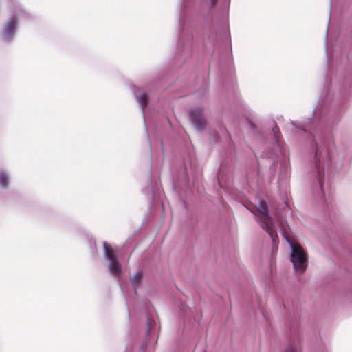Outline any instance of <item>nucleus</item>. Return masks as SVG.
I'll list each match as a JSON object with an SVG mask.
<instances>
[{"label":"nucleus","mask_w":352,"mask_h":352,"mask_svg":"<svg viewBox=\"0 0 352 352\" xmlns=\"http://www.w3.org/2000/svg\"><path fill=\"white\" fill-rule=\"evenodd\" d=\"M298 130L300 133L302 132L303 133H306V130L305 128H298Z\"/></svg>","instance_id":"16"},{"label":"nucleus","mask_w":352,"mask_h":352,"mask_svg":"<svg viewBox=\"0 0 352 352\" xmlns=\"http://www.w3.org/2000/svg\"><path fill=\"white\" fill-rule=\"evenodd\" d=\"M201 0H182L178 8V56L186 60L192 52L194 27L201 13Z\"/></svg>","instance_id":"1"},{"label":"nucleus","mask_w":352,"mask_h":352,"mask_svg":"<svg viewBox=\"0 0 352 352\" xmlns=\"http://www.w3.org/2000/svg\"><path fill=\"white\" fill-rule=\"evenodd\" d=\"M218 2V0H210L209 9L214 8Z\"/></svg>","instance_id":"13"},{"label":"nucleus","mask_w":352,"mask_h":352,"mask_svg":"<svg viewBox=\"0 0 352 352\" xmlns=\"http://www.w3.org/2000/svg\"><path fill=\"white\" fill-rule=\"evenodd\" d=\"M274 132V143L273 144L272 148H267L262 154V157L263 158H269L272 160V166H273L276 161L279 159L281 155V150L278 143V137L277 133L278 132V129L276 124L272 129Z\"/></svg>","instance_id":"6"},{"label":"nucleus","mask_w":352,"mask_h":352,"mask_svg":"<svg viewBox=\"0 0 352 352\" xmlns=\"http://www.w3.org/2000/svg\"><path fill=\"white\" fill-rule=\"evenodd\" d=\"M215 37H216V34L214 33H213V32H211L210 34V35L208 36L207 40L205 38H203V45L205 47H207L208 42H210V43H212L214 42V40Z\"/></svg>","instance_id":"11"},{"label":"nucleus","mask_w":352,"mask_h":352,"mask_svg":"<svg viewBox=\"0 0 352 352\" xmlns=\"http://www.w3.org/2000/svg\"><path fill=\"white\" fill-rule=\"evenodd\" d=\"M256 210L261 227L269 234L272 243H276L278 240L276 228L272 217L268 214V208L265 201H259Z\"/></svg>","instance_id":"4"},{"label":"nucleus","mask_w":352,"mask_h":352,"mask_svg":"<svg viewBox=\"0 0 352 352\" xmlns=\"http://www.w3.org/2000/svg\"><path fill=\"white\" fill-rule=\"evenodd\" d=\"M10 181V174L8 170L0 168V188L8 189Z\"/></svg>","instance_id":"9"},{"label":"nucleus","mask_w":352,"mask_h":352,"mask_svg":"<svg viewBox=\"0 0 352 352\" xmlns=\"http://www.w3.org/2000/svg\"><path fill=\"white\" fill-rule=\"evenodd\" d=\"M319 182H320V187L322 188V184L321 179H320Z\"/></svg>","instance_id":"18"},{"label":"nucleus","mask_w":352,"mask_h":352,"mask_svg":"<svg viewBox=\"0 0 352 352\" xmlns=\"http://www.w3.org/2000/svg\"><path fill=\"white\" fill-rule=\"evenodd\" d=\"M135 99L138 104L140 106L142 116L144 117V109L147 106L148 103V96L146 93L140 92L136 94Z\"/></svg>","instance_id":"10"},{"label":"nucleus","mask_w":352,"mask_h":352,"mask_svg":"<svg viewBox=\"0 0 352 352\" xmlns=\"http://www.w3.org/2000/svg\"><path fill=\"white\" fill-rule=\"evenodd\" d=\"M285 352H302V349L300 346L292 345L287 348Z\"/></svg>","instance_id":"12"},{"label":"nucleus","mask_w":352,"mask_h":352,"mask_svg":"<svg viewBox=\"0 0 352 352\" xmlns=\"http://www.w3.org/2000/svg\"><path fill=\"white\" fill-rule=\"evenodd\" d=\"M104 258L108 261L107 268L109 272L116 277H118L122 274V268L118 261L113 249L107 242L103 243Z\"/></svg>","instance_id":"5"},{"label":"nucleus","mask_w":352,"mask_h":352,"mask_svg":"<svg viewBox=\"0 0 352 352\" xmlns=\"http://www.w3.org/2000/svg\"><path fill=\"white\" fill-rule=\"evenodd\" d=\"M189 117L191 123L197 131H201L206 125L204 111L201 108H194L189 111Z\"/></svg>","instance_id":"7"},{"label":"nucleus","mask_w":352,"mask_h":352,"mask_svg":"<svg viewBox=\"0 0 352 352\" xmlns=\"http://www.w3.org/2000/svg\"><path fill=\"white\" fill-rule=\"evenodd\" d=\"M291 123L294 127L298 128L297 126L295 124L294 122L292 121Z\"/></svg>","instance_id":"17"},{"label":"nucleus","mask_w":352,"mask_h":352,"mask_svg":"<svg viewBox=\"0 0 352 352\" xmlns=\"http://www.w3.org/2000/svg\"><path fill=\"white\" fill-rule=\"evenodd\" d=\"M147 326H148V330H150V329L152 327V324L149 319H148V321H147Z\"/></svg>","instance_id":"15"},{"label":"nucleus","mask_w":352,"mask_h":352,"mask_svg":"<svg viewBox=\"0 0 352 352\" xmlns=\"http://www.w3.org/2000/svg\"><path fill=\"white\" fill-rule=\"evenodd\" d=\"M13 6V12L3 23L0 34L3 42L12 43L18 31L19 21H28L32 19V14L18 1L10 0Z\"/></svg>","instance_id":"2"},{"label":"nucleus","mask_w":352,"mask_h":352,"mask_svg":"<svg viewBox=\"0 0 352 352\" xmlns=\"http://www.w3.org/2000/svg\"><path fill=\"white\" fill-rule=\"evenodd\" d=\"M143 278V272L142 270H138L134 274L130 275V281L137 294V290L142 283Z\"/></svg>","instance_id":"8"},{"label":"nucleus","mask_w":352,"mask_h":352,"mask_svg":"<svg viewBox=\"0 0 352 352\" xmlns=\"http://www.w3.org/2000/svg\"><path fill=\"white\" fill-rule=\"evenodd\" d=\"M281 234L292 250L290 261L296 273L301 274L307 268V253L293 237L290 228L281 223Z\"/></svg>","instance_id":"3"},{"label":"nucleus","mask_w":352,"mask_h":352,"mask_svg":"<svg viewBox=\"0 0 352 352\" xmlns=\"http://www.w3.org/2000/svg\"><path fill=\"white\" fill-rule=\"evenodd\" d=\"M199 91L201 92L202 94H206L207 92V87H205L204 88L201 89Z\"/></svg>","instance_id":"14"}]
</instances>
